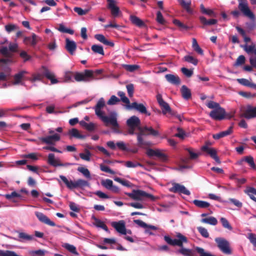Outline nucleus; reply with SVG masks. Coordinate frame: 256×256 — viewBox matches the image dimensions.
<instances>
[{
	"label": "nucleus",
	"mask_w": 256,
	"mask_h": 256,
	"mask_svg": "<svg viewBox=\"0 0 256 256\" xmlns=\"http://www.w3.org/2000/svg\"><path fill=\"white\" fill-rule=\"evenodd\" d=\"M38 36L34 33L32 34V37L25 36L23 42L26 45H30L34 46L38 42Z\"/></svg>",
	"instance_id": "nucleus-24"
},
{
	"label": "nucleus",
	"mask_w": 256,
	"mask_h": 256,
	"mask_svg": "<svg viewBox=\"0 0 256 256\" xmlns=\"http://www.w3.org/2000/svg\"><path fill=\"white\" fill-rule=\"evenodd\" d=\"M122 68H124L126 70L133 72L135 70H138L140 66L136 64H123Z\"/></svg>",
	"instance_id": "nucleus-45"
},
{
	"label": "nucleus",
	"mask_w": 256,
	"mask_h": 256,
	"mask_svg": "<svg viewBox=\"0 0 256 256\" xmlns=\"http://www.w3.org/2000/svg\"><path fill=\"white\" fill-rule=\"evenodd\" d=\"M130 20L134 24L138 27H142L144 26V22L136 16H130Z\"/></svg>",
	"instance_id": "nucleus-36"
},
{
	"label": "nucleus",
	"mask_w": 256,
	"mask_h": 256,
	"mask_svg": "<svg viewBox=\"0 0 256 256\" xmlns=\"http://www.w3.org/2000/svg\"><path fill=\"white\" fill-rule=\"evenodd\" d=\"M176 236L178 239H172L170 236H164V240L167 244L170 246H178L180 248L183 246L184 243H186L188 242L186 237L180 233H178Z\"/></svg>",
	"instance_id": "nucleus-7"
},
{
	"label": "nucleus",
	"mask_w": 256,
	"mask_h": 256,
	"mask_svg": "<svg viewBox=\"0 0 256 256\" xmlns=\"http://www.w3.org/2000/svg\"><path fill=\"white\" fill-rule=\"evenodd\" d=\"M112 226L116 230L122 234H126V228L125 222L124 220H120L118 222H113L111 224Z\"/></svg>",
	"instance_id": "nucleus-15"
},
{
	"label": "nucleus",
	"mask_w": 256,
	"mask_h": 256,
	"mask_svg": "<svg viewBox=\"0 0 256 256\" xmlns=\"http://www.w3.org/2000/svg\"><path fill=\"white\" fill-rule=\"evenodd\" d=\"M42 69L43 70L42 74H36L32 75V78L30 80L32 82H34L36 80H40L44 76L50 80L52 84H56L58 83V81L55 78L54 74L50 71L46 66H42Z\"/></svg>",
	"instance_id": "nucleus-3"
},
{
	"label": "nucleus",
	"mask_w": 256,
	"mask_h": 256,
	"mask_svg": "<svg viewBox=\"0 0 256 256\" xmlns=\"http://www.w3.org/2000/svg\"><path fill=\"white\" fill-rule=\"evenodd\" d=\"M90 152L87 149H84V153H80L79 154L80 157L83 160L89 162L90 160L91 156Z\"/></svg>",
	"instance_id": "nucleus-43"
},
{
	"label": "nucleus",
	"mask_w": 256,
	"mask_h": 256,
	"mask_svg": "<svg viewBox=\"0 0 256 256\" xmlns=\"http://www.w3.org/2000/svg\"><path fill=\"white\" fill-rule=\"evenodd\" d=\"M173 22L175 25L178 26L182 30H187L188 29V27L187 26L185 25L184 24L180 22L179 20H174Z\"/></svg>",
	"instance_id": "nucleus-62"
},
{
	"label": "nucleus",
	"mask_w": 256,
	"mask_h": 256,
	"mask_svg": "<svg viewBox=\"0 0 256 256\" xmlns=\"http://www.w3.org/2000/svg\"><path fill=\"white\" fill-rule=\"evenodd\" d=\"M178 252L184 256H192V252L191 250L181 247V248L178 250Z\"/></svg>",
	"instance_id": "nucleus-48"
},
{
	"label": "nucleus",
	"mask_w": 256,
	"mask_h": 256,
	"mask_svg": "<svg viewBox=\"0 0 256 256\" xmlns=\"http://www.w3.org/2000/svg\"><path fill=\"white\" fill-rule=\"evenodd\" d=\"M232 132L233 126H231L227 130L213 134L212 138L215 140H218L220 138L230 135L232 134Z\"/></svg>",
	"instance_id": "nucleus-26"
},
{
	"label": "nucleus",
	"mask_w": 256,
	"mask_h": 256,
	"mask_svg": "<svg viewBox=\"0 0 256 256\" xmlns=\"http://www.w3.org/2000/svg\"><path fill=\"white\" fill-rule=\"evenodd\" d=\"M92 218L94 220V224L96 226L102 228L106 232H109L108 226L104 222L102 221L101 220H99L98 218L94 216H93Z\"/></svg>",
	"instance_id": "nucleus-35"
},
{
	"label": "nucleus",
	"mask_w": 256,
	"mask_h": 256,
	"mask_svg": "<svg viewBox=\"0 0 256 256\" xmlns=\"http://www.w3.org/2000/svg\"><path fill=\"white\" fill-rule=\"evenodd\" d=\"M104 106V98H101L98 100L94 108L95 114L104 124L106 126H111L114 130L116 131V129L119 128V124L117 120V114L115 112H112L110 113L108 116H104V112L101 110Z\"/></svg>",
	"instance_id": "nucleus-1"
},
{
	"label": "nucleus",
	"mask_w": 256,
	"mask_h": 256,
	"mask_svg": "<svg viewBox=\"0 0 256 256\" xmlns=\"http://www.w3.org/2000/svg\"><path fill=\"white\" fill-rule=\"evenodd\" d=\"M200 10L202 14H206L210 16H216V14L212 10L205 8L204 5L202 4L200 5Z\"/></svg>",
	"instance_id": "nucleus-39"
},
{
	"label": "nucleus",
	"mask_w": 256,
	"mask_h": 256,
	"mask_svg": "<svg viewBox=\"0 0 256 256\" xmlns=\"http://www.w3.org/2000/svg\"><path fill=\"white\" fill-rule=\"evenodd\" d=\"M165 78L168 82L174 85L178 86L181 82L180 78L176 74H166L165 75Z\"/></svg>",
	"instance_id": "nucleus-22"
},
{
	"label": "nucleus",
	"mask_w": 256,
	"mask_h": 256,
	"mask_svg": "<svg viewBox=\"0 0 256 256\" xmlns=\"http://www.w3.org/2000/svg\"><path fill=\"white\" fill-rule=\"evenodd\" d=\"M4 197L8 200H11L12 201L14 202H16V201L14 198H20L21 195L20 194L14 191V192H12L10 194H5Z\"/></svg>",
	"instance_id": "nucleus-44"
},
{
	"label": "nucleus",
	"mask_w": 256,
	"mask_h": 256,
	"mask_svg": "<svg viewBox=\"0 0 256 256\" xmlns=\"http://www.w3.org/2000/svg\"><path fill=\"white\" fill-rule=\"evenodd\" d=\"M18 239L17 240L21 242L30 241L34 238V236H32L24 232H18Z\"/></svg>",
	"instance_id": "nucleus-33"
},
{
	"label": "nucleus",
	"mask_w": 256,
	"mask_h": 256,
	"mask_svg": "<svg viewBox=\"0 0 256 256\" xmlns=\"http://www.w3.org/2000/svg\"><path fill=\"white\" fill-rule=\"evenodd\" d=\"M118 95L120 97V100L126 104L127 105L130 104V102L129 99L126 96L125 93L122 91H119L118 92Z\"/></svg>",
	"instance_id": "nucleus-53"
},
{
	"label": "nucleus",
	"mask_w": 256,
	"mask_h": 256,
	"mask_svg": "<svg viewBox=\"0 0 256 256\" xmlns=\"http://www.w3.org/2000/svg\"><path fill=\"white\" fill-rule=\"evenodd\" d=\"M60 178L64 183L66 187L70 190L78 188H84L90 185L88 182L82 179H78L76 181L68 180L65 176L62 175H60Z\"/></svg>",
	"instance_id": "nucleus-2"
},
{
	"label": "nucleus",
	"mask_w": 256,
	"mask_h": 256,
	"mask_svg": "<svg viewBox=\"0 0 256 256\" xmlns=\"http://www.w3.org/2000/svg\"><path fill=\"white\" fill-rule=\"evenodd\" d=\"M92 50L96 54L104 56V54L103 47L100 45L94 44L92 46Z\"/></svg>",
	"instance_id": "nucleus-41"
},
{
	"label": "nucleus",
	"mask_w": 256,
	"mask_h": 256,
	"mask_svg": "<svg viewBox=\"0 0 256 256\" xmlns=\"http://www.w3.org/2000/svg\"><path fill=\"white\" fill-rule=\"evenodd\" d=\"M60 136L58 134H54L53 135L49 136L46 137H42L40 140L42 142L48 144H54V142L60 140Z\"/></svg>",
	"instance_id": "nucleus-14"
},
{
	"label": "nucleus",
	"mask_w": 256,
	"mask_h": 256,
	"mask_svg": "<svg viewBox=\"0 0 256 256\" xmlns=\"http://www.w3.org/2000/svg\"><path fill=\"white\" fill-rule=\"evenodd\" d=\"M209 116L214 120H221L225 118L226 110L224 108L220 107L218 108L214 109L212 110Z\"/></svg>",
	"instance_id": "nucleus-12"
},
{
	"label": "nucleus",
	"mask_w": 256,
	"mask_h": 256,
	"mask_svg": "<svg viewBox=\"0 0 256 256\" xmlns=\"http://www.w3.org/2000/svg\"><path fill=\"white\" fill-rule=\"evenodd\" d=\"M66 48L70 54H74L76 48V44L74 41L66 38Z\"/></svg>",
	"instance_id": "nucleus-25"
},
{
	"label": "nucleus",
	"mask_w": 256,
	"mask_h": 256,
	"mask_svg": "<svg viewBox=\"0 0 256 256\" xmlns=\"http://www.w3.org/2000/svg\"><path fill=\"white\" fill-rule=\"evenodd\" d=\"M125 166L126 167L129 168H136L138 166H140L141 167L144 166L140 162H134L131 161L126 162H125Z\"/></svg>",
	"instance_id": "nucleus-58"
},
{
	"label": "nucleus",
	"mask_w": 256,
	"mask_h": 256,
	"mask_svg": "<svg viewBox=\"0 0 256 256\" xmlns=\"http://www.w3.org/2000/svg\"><path fill=\"white\" fill-rule=\"evenodd\" d=\"M156 22L162 24H164L166 22V20H164L162 14L160 11H158L156 12Z\"/></svg>",
	"instance_id": "nucleus-64"
},
{
	"label": "nucleus",
	"mask_w": 256,
	"mask_h": 256,
	"mask_svg": "<svg viewBox=\"0 0 256 256\" xmlns=\"http://www.w3.org/2000/svg\"><path fill=\"white\" fill-rule=\"evenodd\" d=\"M182 98L185 100H189L192 96L190 90L185 85H183L180 89Z\"/></svg>",
	"instance_id": "nucleus-32"
},
{
	"label": "nucleus",
	"mask_w": 256,
	"mask_h": 256,
	"mask_svg": "<svg viewBox=\"0 0 256 256\" xmlns=\"http://www.w3.org/2000/svg\"><path fill=\"white\" fill-rule=\"evenodd\" d=\"M192 202L196 206L202 208H207L210 206V203L208 202L201 200H194Z\"/></svg>",
	"instance_id": "nucleus-37"
},
{
	"label": "nucleus",
	"mask_w": 256,
	"mask_h": 256,
	"mask_svg": "<svg viewBox=\"0 0 256 256\" xmlns=\"http://www.w3.org/2000/svg\"><path fill=\"white\" fill-rule=\"evenodd\" d=\"M238 1L239 2L238 6V9L243 14L252 20L254 19V14L249 8L247 0H238Z\"/></svg>",
	"instance_id": "nucleus-8"
},
{
	"label": "nucleus",
	"mask_w": 256,
	"mask_h": 256,
	"mask_svg": "<svg viewBox=\"0 0 256 256\" xmlns=\"http://www.w3.org/2000/svg\"><path fill=\"white\" fill-rule=\"evenodd\" d=\"M68 134L70 136V138L72 137L79 139H84L85 138V136L81 134L79 132V131L74 128L69 130Z\"/></svg>",
	"instance_id": "nucleus-34"
},
{
	"label": "nucleus",
	"mask_w": 256,
	"mask_h": 256,
	"mask_svg": "<svg viewBox=\"0 0 256 256\" xmlns=\"http://www.w3.org/2000/svg\"><path fill=\"white\" fill-rule=\"evenodd\" d=\"M78 170L81 172L86 178L90 179V174L89 170L84 167H78Z\"/></svg>",
	"instance_id": "nucleus-47"
},
{
	"label": "nucleus",
	"mask_w": 256,
	"mask_h": 256,
	"mask_svg": "<svg viewBox=\"0 0 256 256\" xmlns=\"http://www.w3.org/2000/svg\"><path fill=\"white\" fill-rule=\"evenodd\" d=\"M126 124L129 128H140V121L136 116H133L126 121Z\"/></svg>",
	"instance_id": "nucleus-23"
},
{
	"label": "nucleus",
	"mask_w": 256,
	"mask_h": 256,
	"mask_svg": "<svg viewBox=\"0 0 256 256\" xmlns=\"http://www.w3.org/2000/svg\"><path fill=\"white\" fill-rule=\"evenodd\" d=\"M141 129L144 132L145 136L151 135L154 136H158L160 135L159 132L152 128V127H148L145 126L143 128H141Z\"/></svg>",
	"instance_id": "nucleus-27"
},
{
	"label": "nucleus",
	"mask_w": 256,
	"mask_h": 256,
	"mask_svg": "<svg viewBox=\"0 0 256 256\" xmlns=\"http://www.w3.org/2000/svg\"><path fill=\"white\" fill-rule=\"evenodd\" d=\"M222 224V226L224 228H226L230 230H232V226H230V224L229 222H228V220L224 218H222L220 220Z\"/></svg>",
	"instance_id": "nucleus-61"
},
{
	"label": "nucleus",
	"mask_w": 256,
	"mask_h": 256,
	"mask_svg": "<svg viewBox=\"0 0 256 256\" xmlns=\"http://www.w3.org/2000/svg\"><path fill=\"white\" fill-rule=\"evenodd\" d=\"M244 162H247L252 168L253 169L256 168V164L252 156H244Z\"/></svg>",
	"instance_id": "nucleus-46"
},
{
	"label": "nucleus",
	"mask_w": 256,
	"mask_h": 256,
	"mask_svg": "<svg viewBox=\"0 0 256 256\" xmlns=\"http://www.w3.org/2000/svg\"><path fill=\"white\" fill-rule=\"evenodd\" d=\"M184 58L186 62L192 64L194 66L197 65L198 63V60L190 56H186Z\"/></svg>",
	"instance_id": "nucleus-55"
},
{
	"label": "nucleus",
	"mask_w": 256,
	"mask_h": 256,
	"mask_svg": "<svg viewBox=\"0 0 256 256\" xmlns=\"http://www.w3.org/2000/svg\"><path fill=\"white\" fill-rule=\"evenodd\" d=\"M74 74L75 73L70 71L66 72L64 74V81L66 82H70L72 81V78L73 77L74 78Z\"/></svg>",
	"instance_id": "nucleus-59"
},
{
	"label": "nucleus",
	"mask_w": 256,
	"mask_h": 256,
	"mask_svg": "<svg viewBox=\"0 0 256 256\" xmlns=\"http://www.w3.org/2000/svg\"><path fill=\"white\" fill-rule=\"evenodd\" d=\"M94 76L93 70H86L84 72H76L74 74V78L77 82H88L90 78Z\"/></svg>",
	"instance_id": "nucleus-10"
},
{
	"label": "nucleus",
	"mask_w": 256,
	"mask_h": 256,
	"mask_svg": "<svg viewBox=\"0 0 256 256\" xmlns=\"http://www.w3.org/2000/svg\"><path fill=\"white\" fill-rule=\"evenodd\" d=\"M178 2L182 7L184 8L188 13L192 14L193 10L190 8L191 0H188L186 2L184 0H178Z\"/></svg>",
	"instance_id": "nucleus-28"
},
{
	"label": "nucleus",
	"mask_w": 256,
	"mask_h": 256,
	"mask_svg": "<svg viewBox=\"0 0 256 256\" xmlns=\"http://www.w3.org/2000/svg\"><path fill=\"white\" fill-rule=\"evenodd\" d=\"M201 222L203 223L208 224L213 226L216 225L218 223L217 220L213 216L202 218Z\"/></svg>",
	"instance_id": "nucleus-42"
},
{
	"label": "nucleus",
	"mask_w": 256,
	"mask_h": 256,
	"mask_svg": "<svg viewBox=\"0 0 256 256\" xmlns=\"http://www.w3.org/2000/svg\"><path fill=\"white\" fill-rule=\"evenodd\" d=\"M130 198L135 200H142L144 198H148L152 201L154 202L158 199V197L154 196L152 194L140 190H134L130 193H126Z\"/></svg>",
	"instance_id": "nucleus-5"
},
{
	"label": "nucleus",
	"mask_w": 256,
	"mask_h": 256,
	"mask_svg": "<svg viewBox=\"0 0 256 256\" xmlns=\"http://www.w3.org/2000/svg\"><path fill=\"white\" fill-rule=\"evenodd\" d=\"M170 191L174 193L178 192L188 196L190 194V192L184 186L175 182L172 184V186L170 188Z\"/></svg>",
	"instance_id": "nucleus-13"
},
{
	"label": "nucleus",
	"mask_w": 256,
	"mask_h": 256,
	"mask_svg": "<svg viewBox=\"0 0 256 256\" xmlns=\"http://www.w3.org/2000/svg\"><path fill=\"white\" fill-rule=\"evenodd\" d=\"M95 38L100 42L104 44L105 45L108 46L113 47L114 45V43L112 42L108 41L107 40L104 36L102 34H97L94 36Z\"/></svg>",
	"instance_id": "nucleus-29"
},
{
	"label": "nucleus",
	"mask_w": 256,
	"mask_h": 256,
	"mask_svg": "<svg viewBox=\"0 0 256 256\" xmlns=\"http://www.w3.org/2000/svg\"><path fill=\"white\" fill-rule=\"evenodd\" d=\"M156 98L158 102L162 108L163 114L165 115L168 113L172 116H175L180 121L182 120L180 115L177 114L176 112L172 110L169 104L162 99L161 94H157Z\"/></svg>",
	"instance_id": "nucleus-6"
},
{
	"label": "nucleus",
	"mask_w": 256,
	"mask_h": 256,
	"mask_svg": "<svg viewBox=\"0 0 256 256\" xmlns=\"http://www.w3.org/2000/svg\"><path fill=\"white\" fill-rule=\"evenodd\" d=\"M210 142H207L206 143V145H204L201 147V150L204 152H206L208 154L212 159H214L216 162L220 164L221 162L217 156V152L216 150L212 148L208 147L207 144H209Z\"/></svg>",
	"instance_id": "nucleus-11"
},
{
	"label": "nucleus",
	"mask_w": 256,
	"mask_h": 256,
	"mask_svg": "<svg viewBox=\"0 0 256 256\" xmlns=\"http://www.w3.org/2000/svg\"><path fill=\"white\" fill-rule=\"evenodd\" d=\"M199 19L200 22L203 24V26H202L203 28L205 26L214 25L218 22V20L216 19L206 20V18L203 16H200Z\"/></svg>",
	"instance_id": "nucleus-30"
},
{
	"label": "nucleus",
	"mask_w": 256,
	"mask_h": 256,
	"mask_svg": "<svg viewBox=\"0 0 256 256\" xmlns=\"http://www.w3.org/2000/svg\"><path fill=\"white\" fill-rule=\"evenodd\" d=\"M64 247L71 253L76 255L78 254V253L76 251V248L74 246L68 244H65Z\"/></svg>",
	"instance_id": "nucleus-51"
},
{
	"label": "nucleus",
	"mask_w": 256,
	"mask_h": 256,
	"mask_svg": "<svg viewBox=\"0 0 256 256\" xmlns=\"http://www.w3.org/2000/svg\"><path fill=\"white\" fill-rule=\"evenodd\" d=\"M134 223L138 224L140 226L146 228L145 230L146 233L149 234L150 235L153 234V233L150 231L149 229L156 230H158V228L154 226L149 225L144 222L140 220H134Z\"/></svg>",
	"instance_id": "nucleus-17"
},
{
	"label": "nucleus",
	"mask_w": 256,
	"mask_h": 256,
	"mask_svg": "<svg viewBox=\"0 0 256 256\" xmlns=\"http://www.w3.org/2000/svg\"><path fill=\"white\" fill-rule=\"evenodd\" d=\"M186 150L188 151L190 154V158L192 160H194L197 159L198 156L200 155V153H196L193 152L192 149V148H187L186 149Z\"/></svg>",
	"instance_id": "nucleus-49"
},
{
	"label": "nucleus",
	"mask_w": 256,
	"mask_h": 256,
	"mask_svg": "<svg viewBox=\"0 0 256 256\" xmlns=\"http://www.w3.org/2000/svg\"><path fill=\"white\" fill-rule=\"evenodd\" d=\"M58 30L62 32L68 33L70 34H74V31L72 30L66 28L63 24H60L58 28Z\"/></svg>",
	"instance_id": "nucleus-57"
},
{
	"label": "nucleus",
	"mask_w": 256,
	"mask_h": 256,
	"mask_svg": "<svg viewBox=\"0 0 256 256\" xmlns=\"http://www.w3.org/2000/svg\"><path fill=\"white\" fill-rule=\"evenodd\" d=\"M126 106L128 108H134L140 113L146 114L148 116L150 115V113H148L146 107L142 104H138L136 102H134L130 104L127 105Z\"/></svg>",
	"instance_id": "nucleus-16"
},
{
	"label": "nucleus",
	"mask_w": 256,
	"mask_h": 256,
	"mask_svg": "<svg viewBox=\"0 0 256 256\" xmlns=\"http://www.w3.org/2000/svg\"><path fill=\"white\" fill-rule=\"evenodd\" d=\"M107 7L110 10L112 16L114 18L118 16L120 12L119 8L116 6V2L114 0H107Z\"/></svg>",
	"instance_id": "nucleus-20"
},
{
	"label": "nucleus",
	"mask_w": 256,
	"mask_h": 256,
	"mask_svg": "<svg viewBox=\"0 0 256 256\" xmlns=\"http://www.w3.org/2000/svg\"><path fill=\"white\" fill-rule=\"evenodd\" d=\"M241 117H244L247 119H250L256 117V106L252 107L248 106L247 109L240 116Z\"/></svg>",
	"instance_id": "nucleus-21"
},
{
	"label": "nucleus",
	"mask_w": 256,
	"mask_h": 256,
	"mask_svg": "<svg viewBox=\"0 0 256 256\" xmlns=\"http://www.w3.org/2000/svg\"><path fill=\"white\" fill-rule=\"evenodd\" d=\"M102 185L104 186L106 188L110 190V188L112 186L113 184V182L111 180L106 179L105 180H102L101 182Z\"/></svg>",
	"instance_id": "nucleus-54"
},
{
	"label": "nucleus",
	"mask_w": 256,
	"mask_h": 256,
	"mask_svg": "<svg viewBox=\"0 0 256 256\" xmlns=\"http://www.w3.org/2000/svg\"><path fill=\"white\" fill-rule=\"evenodd\" d=\"M192 47L194 50L199 54L204 55V51L199 46L195 38H192Z\"/></svg>",
	"instance_id": "nucleus-38"
},
{
	"label": "nucleus",
	"mask_w": 256,
	"mask_h": 256,
	"mask_svg": "<svg viewBox=\"0 0 256 256\" xmlns=\"http://www.w3.org/2000/svg\"><path fill=\"white\" fill-rule=\"evenodd\" d=\"M244 49L248 54H254L256 56V46L255 44L245 45L244 46ZM250 62L251 66L248 65L244 66L243 68L244 70L247 72H251L252 70V68H256V56L250 57ZM255 75L256 76V74Z\"/></svg>",
	"instance_id": "nucleus-4"
},
{
	"label": "nucleus",
	"mask_w": 256,
	"mask_h": 256,
	"mask_svg": "<svg viewBox=\"0 0 256 256\" xmlns=\"http://www.w3.org/2000/svg\"><path fill=\"white\" fill-rule=\"evenodd\" d=\"M195 250L200 254V256H216L209 252H206L202 248L196 246L195 248Z\"/></svg>",
	"instance_id": "nucleus-50"
},
{
	"label": "nucleus",
	"mask_w": 256,
	"mask_h": 256,
	"mask_svg": "<svg viewBox=\"0 0 256 256\" xmlns=\"http://www.w3.org/2000/svg\"><path fill=\"white\" fill-rule=\"evenodd\" d=\"M236 29L238 32L242 36L244 41L246 42H248L250 41V38L246 36L245 31L240 27L236 26Z\"/></svg>",
	"instance_id": "nucleus-52"
},
{
	"label": "nucleus",
	"mask_w": 256,
	"mask_h": 256,
	"mask_svg": "<svg viewBox=\"0 0 256 256\" xmlns=\"http://www.w3.org/2000/svg\"><path fill=\"white\" fill-rule=\"evenodd\" d=\"M215 242L217 244L218 247L224 254H232V252L230 246V244L227 240L222 238H215Z\"/></svg>",
	"instance_id": "nucleus-9"
},
{
	"label": "nucleus",
	"mask_w": 256,
	"mask_h": 256,
	"mask_svg": "<svg viewBox=\"0 0 256 256\" xmlns=\"http://www.w3.org/2000/svg\"><path fill=\"white\" fill-rule=\"evenodd\" d=\"M35 215L40 222L52 226H56L55 223L50 220L43 213L36 212Z\"/></svg>",
	"instance_id": "nucleus-18"
},
{
	"label": "nucleus",
	"mask_w": 256,
	"mask_h": 256,
	"mask_svg": "<svg viewBox=\"0 0 256 256\" xmlns=\"http://www.w3.org/2000/svg\"><path fill=\"white\" fill-rule=\"evenodd\" d=\"M48 162L54 167L64 166L70 164H62L58 160H56L54 154L52 153L50 154L48 156Z\"/></svg>",
	"instance_id": "nucleus-19"
},
{
	"label": "nucleus",
	"mask_w": 256,
	"mask_h": 256,
	"mask_svg": "<svg viewBox=\"0 0 256 256\" xmlns=\"http://www.w3.org/2000/svg\"><path fill=\"white\" fill-rule=\"evenodd\" d=\"M246 58L244 56L240 55L236 59V62L234 64V66H241L245 63Z\"/></svg>",
	"instance_id": "nucleus-63"
},
{
	"label": "nucleus",
	"mask_w": 256,
	"mask_h": 256,
	"mask_svg": "<svg viewBox=\"0 0 256 256\" xmlns=\"http://www.w3.org/2000/svg\"><path fill=\"white\" fill-rule=\"evenodd\" d=\"M26 73H27V72L26 71L22 70V71L19 72L18 73L16 74H15L14 76V81L13 82V84H18L20 82L24 74Z\"/></svg>",
	"instance_id": "nucleus-40"
},
{
	"label": "nucleus",
	"mask_w": 256,
	"mask_h": 256,
	"mask_svg": "<svg viewBox=\"0 0 256 256\" xmlns=\"http://www.w3.org/2000/svg\"><path fill=\"white\" fill-rule=\"evenodd\" d=\"M138 130H140V132L136 133V134L137 136L138 146L141 147L143 146L147 145V144L144 140L142 138V136H145L144 132L142 130L141 127H140Z\"/></svg>",
	"instance_id": "nucleus-31"
},
{
	"label": "nucleus",
	"mask_w": 256,
	"mask_h": 256,
	"mask_svg": "<svg viewBox=\"0 0 256 256\" xmlns=\"http://www.w3.org/2000/svg\"><path fill=\"white\" fill-rule=\"evenodd\" d=\"M198 232L204 238H208L209 236V234L207 230L202 226H199L197 228Z\"/></svg>",
	"instance_id": "nucleus-60"
},
{
	"label": "nucleus",
	"mask_w": 256,
	"mask_h": 256,
	"mask_svg": "<svg viewBox=\"0 0 256 256\" xmlns=\"http://www.w3.org/2000/svg\"><path fill=\"white\" fill-rule=\"evenodd\" d=\"M74 12H76L79 16H84L86 14L89 12V9L83 10L80 7H74Z\"/></svg>",
	"instance_id": "nucleus-56"
}]
</instances>
